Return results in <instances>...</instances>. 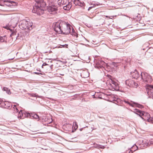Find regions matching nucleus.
Listing matches in <instances>:
<instances>
[{"instance_id": "nucleus-1", "label": "nucleus", "mask_w": 153, "mask_h": 153, "mask_svg": "<svg viewBox=\"0 0 153 153\" xmlns=\"http://www.w3.org/2000/svg\"><path fill=\"white\" fill-rule=\"evenodd\" d=\"M37 4L33 6L32 12L33 13H36L38 15H40L44 13V10L42 8L46 5V4L43 0H34Z\"/></svg>"}, {"instance_id": "nucleus-2", "label": "nucleus", "mask_w": 153, "mask_h": 153, "mask_svg": "<svg viewBox=\"0 0 153 153\" xmlns=\"http://www.w3.org/2000/svg\"><path fill=\"white\" fill-rule=\"evenodd\" d=\"M133 112L138 115L144 120H147L149 122L153 121V118L151 117L150 114L148 113L142 111L137 108L134 109Z\"/></svg>"}, {"instance_id": "nucleus-3", "label": "nucleus", "mask_w": 153, "mask_h": 153, "mask_svg": "<svg viewBox=\"0 0 153 153\" xmlns=\"http://www.w3.org/2000/svg\"><path fill=\"white\" fill-rule=\"evenodd\" d=\"M33 23L29 21L23 20L19 24V27L22 29L27 30H30L32 29Z\"/></svg>"}, {"instance_id": "nucleus-4", "label": "nucleus", "mask_w": 153, "mask_h": 153, "mask_svg": "<svg viewBox=\"0 0 153 153\" xmlns=\"http://www.w3.org/2000/svg\"><path fill=\"white\" fill-rule=\"evenodd\" d=\"M64 22V21L59 20L58 22L53 23V27L56 32L60 34Z\"/></svg>"}, {"instance_id": "nucleus-5", "label": "nucleus", "mask_w": 153, "mask_h": 153, "mask_svg": "<svg viewBox=\"0 0 153 153\" xmlns=\"http://www.w3.org/2000/svg\"><path fill=\"white\" fill-rule=\"evenodd\" d=\"M71 26L69 24L64 22L60 34L67 35L71 32Z\"/></svg>"}, {"instance_id": "nucleus-6", "label": "nucleus", "mask_w": 153, "mask_h": 153, "mask_svg": "<svg viewBox=\"0 0 153 153\" xmlns=\"http://www.w3.org/2000/svg\"><path fill=\"white\" fill-rule=\"evenodd\" d=\"M140 76L143 81L146 83H151L152 81L151 76L146 72H141Z\"/></svg>"}, {"instance_id": "nucleus-7", "label": "nucleus", "mask_w": 153, "mask_h": 153, "mask_svg": "<svg viewBox=\"0 0 153 153\" xmlns=\"http://www.w3.org/2000/svg\"><path fill=\"white\" fill-rule=\"evenodd\" d=\"M95 65L94 66L95 68L100 69L103 67L105 64V62L102 60H98L95 61Z\"/></svg>"}, {"instance_id": "nucleus-8", "label": "nucleus", "mask_w": 153, "mask_h": 153, "mask_svg": "<svg viewBox=\"0 0 153 153\" xmlns=\"http://www.w3.org/2000/svg\"><path fill=\"white\" fill-rule=\"evenodd\" d=\"M146 91L148 95H153V85H148L146 88Z\"/></svg>"}, {"instance_id": "nucleus-9", "label": "nucleus", "mask_w": 153, "mask_h": 153, "mask_svg": "<svg viewBox=\"0 0 153 153\" xmlns=\"http://www.w3.org/2000/svg\"><path fill=\"white\" fill-rule=\"evenodd\" d=\"M110 84L112 87V88L114 90L117 89L119 87L118 83L112 79L111 80V81L110 82Z\"/></svg>"}, {"instance_id": "nucleus-10", "label": "nucleus", "mask_w": 153, "mask_h": 153, "mask_svg": "<svg viewBox=\"0 0 153 153\" xmlns=\"http://www.w3.org/2000/svg\"><path fill=\"white\" fill-rule=\"evenodd\" d=\"M132 103H130L129 105L133 107H137L139 108H143V106L140 104L134 102H132Z\"/></svg>"}, {"instance_id": "nucleus-11", "label": "nucleus", "mask_w": 153, "mask_h": 153, "mask_svg": "<svg viewBox=\"0 0 153 153\" xmlns=\"http://www.w3.org/2000/svg\"><path fill=\"white\" fill-rule=\"evenodd\" d=\"M27 117L30 116V118H33L36 119H37L38 121H39L40 119L39 116L36 114H30L28 113L27 114Z\"/></svg>"}, {"instance_id": "nucleus-12", "label": "nucleus", "mask_w": 153, "mask_h": 153, "mask_svg": "<svg viewBox=\"0 0 153 153\" xmlns=\"http://www.w3.org/2000/svg\"><path fill=\"white\" fill-rule=\"evenodd\" d=\"M48 10L51 14H54L56 13L57 9L53 7H50L48 8Z\"/></svg>"}, {"instance_id": "nucleus-13", "label": "nucleus", "mask_w": 153, "mask_h": 153, "mask_svg": "<svg viewBox=\"0 0 153 153\" xmlns=\"http://www.w3.org/2000/svg\"><path fill=\"white\" fill-rule=\"evenodd\" d=\"M134 83V81L131 79L127 80L125 81L126 84L129 87H131L132 86V84Z\"/></svg>"}, {"instance_id": "nucleus-14", "label": "nucleus", "mask_w": 153, "mask_h": 153, "mask_svg": "<svg viewBox=\"0 0 153 153\" xmlns=\"http://www.w3.org/2000/svg\"><path fill=\"white\" fill-rule=\"evenodd\" d=\"M72 6V3L71 2H69L63 7V8L65 10H68L70 9Z\"/></svg>"}, {"instance_id": "nucleus-15", "label": "nucleus", "mask_w": 153, "mask_h": 153, "mask_svg": "<svg viewBox=\"0 0 153 153\" xmlns=\"http://www.w3.org/2000/svg\"><path fill=\"white\" fill-rule=\"evenodd\" d=\"M72 6V3L71 2H69L63 7V8L65 10H68L70 9Z\"/></svg>"}, {"instance_id": "nucleus-16", "label": "nucleus", "mask_w": 153, "mask_h": 153, "mask_svg": "<svg viewBox=\"0 0 153 153\" xmlns=\"http://www.w3.org/2000/svg\"><path fill=\"white\" fill-rule=\"evenodd\" d=\"M69 2L68 0H58V4L61 6L62 5H65Z\"/></svg>"}, {"instance_id": "nucleus-17", "label": "nucleus", "mask_w": 153, "mask_h": 153, "mask_svg": "<svg viewBox=\"0 0 153 153\" xmlns=\"http://www.w3.org/2000/svg\"><path fill=\"white\" fill-rule=\"evenodd\" d=\"M132 76L133 78L137 79L139 77V75L138 72L137 71H135L134 72L131 73Z\"/></svg>"}, {"instance_id": "nucleus-18", "label": "nucleus", "mask_w": 153, "mask_h": 153, "mask_svg": "<svg viewBox=\"0 0 153 153\" xmlns=\"http://www.w3.org/2000/svg\"><path fill=\"white\" fill-rule=\"evenodd\" d=\"M2 104H4V107L5 108H10L12 107L11 103L7 102L5 101L4 102L2 103Z\"/></svg>"}, {"instance_id": "nucleus-19", "label": "nucleus", "mask_w": 153, "mask_h": 153, "mask_svg": "<svg viewBox=\"0 0 153 153\" xmlns=\"http://www.w3.org/2000/svg\"><path fill=\"white\" fill-rule=\"evenodd\" d=\"M81 76L84 78L87 77L88 76V73L86 71L83 72L81 74Z\"/></svg>"}, {"instance_id": "nucleus-20", "label": "nucleus", "mask_w": 153, "mask_h": 153, "mask_svg": "<svg viewBox=\"0 0 153 153\" xmlns=\"http://www.w3.org/2000/svg\"><path fill=\"white\" fill-rule=\"evenodd\" d=\"M3 90L4 91H5L6 93L8 94H11V92H10V90L7 87H4L3 88Z\"/></svg>"}, {"instance_id": "nucleus-21", "label": "nucleus", "mask_w": 153, "mask_h": 153, "mask_svg": "<svg viewBox=\"0 0 153 153\" xmlns=\"http://www.w3.org/2000/svg\"><path fill=\"white\" fill-rule=\"evenodd\" d=\"M7 40V37L5 36H0V42H2L6 41Z\"/></svg>"}, {"instance_id": "nucleus-22", "label": "nucleus", "mask_w": 153, "mask_h": 153, "mask_svg": "<svg viewBox=\"0 0 153 153\" xmlns=\"http://www.w3.org/2000/svg\"><path fill=\"white\" fill-rule=\"evenodd\" d=\"M79 4H78V6H80V7H82L83 9H85V4L83 1H80L79 2Z\"/></svg>"}, {"instance_id": "nucleus-23", "label": "nucleus", "mask_w": 153, "mask_h": 153, "mask_svg": "<svg viewBox=\"0 0 153 153\" xmlns=\"http://www.w3.org/2000/svg\"><path fill=\"white\" fill-rule=\"evenodd\" d=\"M71 28L72 29V31H71V32L69 33H70L71 35H74L75 36H76L77 34H76V33L75 32V31H74V29L72 27H71Z\"/></svg>"}, {"instance_id": "nucleus-24", "label": "nucleus", "mask_w": 153, "mask_h": 153, "mask_svg": "<svg viewBox=\"0 0 153 153\" xmlns=\"http://www.w3.org/2000/svg\"><path fill=\"white\" fill-rule=\"evenodd\" d=\"M4 2H8L10 4H9L8 5V4H7V5H8L9 6V5L11 6V4H13V3H15V2L14 1H9L8 0H5L4 1Z\"/></svg>"}, {"instance_id": "nucleus-25", "label": "nucleus", "mask_w": 153, "mask_h": 153, "mask_svg": "<svg viewBox=\"0 0 153 153\" xmlns=\"http://www.w3.org/2000/svg\"><path fill=\"white\" fill-rule=\"evenodd\" d=\"M80 1L79 0H74V3L76 5H78V4H79V2Z\"/></svg>"}, {"instance_id": "nucleus-26", "label": "nucleus", "mask_w": 153, "mask_h": 153, "mask_svg": "<svg viewBox=\"0 0 153 153\" xmlns=\"http://www.w3.org/2000/svg\"><path fill=\"white\" fill-rule=\"evenodd\" d=\"M131 150H134L136 149V150L138 149V147L136 145H135L133 146L131 148Z\"/></svg>"}, {"instance_id": "nucleus-27", "label": "nucleus", "mask_w": 153, "mask_h": 153, "mask_svg": "<svg viewBox=\"0 0 153 153\" xmlns=\"http://www.w3.org/2000/svg\"><path fill=\"white\" fill-rule=\"evenodd\" d=\"M137 83L134 81V83L133 84H132V86L131 87L136 88L137 86Z\"/></svg>"}, {"instance_id": "nucleus-28", "label": "nucleus", "mask_w": 153, "mask_h": 153, "mask_svg": "<svg viewBox=\"0 0 153 153\" xmlns=\"http://www.w3.org/2000/svg\"><path fill=\"white\" fill-rule=\"evenodd\" d=\"M30 95L31 97H39V96H38L36 94H34V93L30 94Z\"/></svg>"}, {"instance_id": "nucleus-29", "label": "nucleus", "mask_w": 153, "mask_h": 153, "mask_svg": "<svg viewBox=\"0 0 153 153\" xmlns=\"http://www.w3.org/2000/svg\"><path fill=\"white\" fill-rule=\"evenodd\" d=\"M73 125L74 126H75L76 127V128H78V125L77 124V123L76 122H75L74 123Z\"/></svg>"}, {"instance_id": "nucleus-30", "label": "nucleus", "mask_w": 153, "mask_h": 153, "mask_svg": "<svg viewBox=\"0 0 153 153\" xmlns=\"http://www.w3.org/2000/svg\"><path fill=\"white\" fill-rule=\"evenodd\" d=\"M13 108H14V109H16V111L17 112L18 111V109L16 108V105H14Z\"/></svg>"}, {"instance_id": "nucleus-31", "label": "nucleus", "mask_w": 153, "mask_h": 153, "mask_svg": "<svg viewBox=\"0 0 153 153\" xmlns=\"http://www.w3.org/2000/svg\"><path fill=\"white\" fill-rule=\"evenodd\" d=\"M136 150V149L133 150H130L128 152V153H133Z\"/></svg>"}, {"instance_id": "nucleus-32", "label": "nucleus", "mask_w": 153, "mask_h": 153, "mask_svg": "<svg viewBox=\"0 0 153 153\" xmlns=\"http://www.w3.org/2000/svg\"><path fill=\"white\" fill-rule=\"evenodd\" d=\"M149 143L153 145V139H151L149 140Z\"/></svg>"}, {"instance_id": "nucleus-33", "label": "nucleus", "mask_w": 153, "mask_h": 153, "mask_svg": "<svg viewBox=\"0 0 153 153\" xmlns=\"http://www.w3.org/2000/svg\"><path fill=\"white\" fill-rule=\"evenodd\" d=\"M48 65V64H47L46 63H45V62L42 65V67L43 68V66Z\"/></svg>"}, {"instance_id": "nucleus-34", "label": "nucleus", "mask_w": 153, "mask_h": 153, "mask_svg": "<svg viewBox=\"0 0 153 153\" xmlns=\"http://www.w3.org/2000/svg\"><path fill=\"white\" fill-rule=\"evenodd\" d=\"M21 114H22V111H20L19 112V114L20 115L19 116L21 117V118H22V117H21Z\"/></svg>"}, {"instance_id": "nucleus-35", "label": "nucleus", "mask_w": 153, "mask_h": 153, "mask_svg": "<svg viewBox=\"0 0 153 153\" xmlns=\"http://www.w3.org/2000/svg\"><path fill=\"white\" fill-rule=\"evenodd\" d=\"M124 102H125V103H126L128 104L129 105V104H130V102H129L128 101H126V100H124Z\"/></svg>"}, {"instance_id": "nucleus-36", "label": "nucleus", "mask_w": 153, "mask_h": 153, "mask_svg": "<svg viewBox=\"0 0 153 153\" xmlns=\"http://www.w3.org/2000/svg\"><path fill=\"white\" fill-rule=\"evenodd\" d=\"M34 74H38V75L42 74L41 73L36 72H34Z\"/></svg>"}, {"instance_id": "nucleus-37", "label": "nucleus", "mask_w": 153, "mask_h": 153, "mask_svg": "<svg viewBox=\"0 0 153 153\" xmlns=\"http://www.w3.org/2000/svg\"><path fill=\"white\" fill-rule=\"evenodd\" d=\"M16 34V33L15 32H13L10 35V36L12 35H15V34Z\"/></svg>"}, {"instance_id": "nucleus-38", "label": "nucleus", "mask_w": 153, "mask_h": 153, "mask_svg": "<svg viewBox=\"0 0 153 153\" xmlns=\"http://www.w3.org/2000/svg\"><path fill=\"white\" fill-rule=\"evenodd\" d=\"M92 8V7H89L88 8V11H89Z\"/></svg>"}, {"instance_id": "nucleus-39", "label": "nucleus", "mask_w": 153, "mask_h": 153, "mask_svg": "<svg viewBox=\"0 0 153 153\" xmlns=\"http://www.w3.org/2000/svg\"><path fill=\"white\" fill-rule=\"evenodd\" d=\"M63 47H66L67 48V46H68V45H62Z\"/></svg>"}, {"instance_id": "nucleus-40", "label": "nucleus", "mask_w": 153, "mask_h": 153, "mask_svg": "<svg viewBox=\"0 0 153 153\" xmlns=\"http://www.w3.org/2000/svg\"><path fill=\"white\" fill-rule=\"evenodd\" d=\"M5 28H6L7 29H9V27H8L7 26H6L5 27H4Z\"/></svg>"}, {"instance_id": "nucleus-41", "label": "nucleus", "mask_w": 153, "mask_h": 153, "mask_svg": "<svg viewBox=\"0 0 153 153\" xmlns=\"http://www.w3.org/2000/svg\"><path fill=\"white\" fill-rule=\"evenodd\" d=\"M96 6L95 4H93V6H91V7H92V8L94 7H95V6Z\"/></svg>"}, {"instance_id": "nucleus-42", "label": "nucleus", "mask_w": 153, "mask_h": 153, "mask_svg": "<svg viewBox=\"0 0 153 153\" xmlns=\"http://www.w3.org/2000/svg\"><path fill=\"white\" fill-rule=\"evenodd\" d=\"M53 66V65H50V68H51V69L52 68V67Z\"/></svg>"}, {"instance_id": "nucleus-43", "label": "nucleus", "mask_w": 153, "mask_h": 153, "mask_svg": "<svg viewBox=\"0 0 153 153\" xmlns=\"http://www.w3.org/2000/svg\"><path fill=\"white\" fill-rule=\"evenodd\" d=\"M82 128H80V129H79V130H80V131H82Z\"/></svg>"}, {"instance_id": "nucleus-44", "label": "nucleus", "mask_w": 153, "mask_h": 153, "mask_svg": "<svg viewBox=\"0 0 153 153\" xmlns=\"http://www.w3.org/2000/svg\"><path fill=\"white\" fill-rule=\"evenodd\" d=\"M2 124H0V126H2Z\"/></svg>"}]
</instances>
